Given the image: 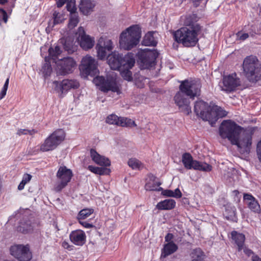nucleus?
I'll list each match as a JSON object with an SVG mask.
<instances>
[{"label": "nucleus", "mask_w": 261, "mask_h": 261, "mask_svg": "<svg viewBox=\"0 0 261 261\" xmlns=\"http://www.w3.org/2000/svg\"><path fill=\"white\" fill-rule=\"evenodd\" d=\"M196 14L187 16L184 22V26L173 33L174 40L184 47L195 46L199 41L198 36L202 32V27L198 23Z\"/></svg>", "instance_id": "nucleus-1"}, {"label": "nucleus", "mask_w": 261, "mask_h": 261, "mask_svg": "<svg viewBox=\"0 0 261 261\" xmlns=\"http://www.w3.org/2000/svg\"><path fill=\"white\" fill-rule=\"evenodd\" d=\"M201 85L195 80H185L180 82L178 91L174 97L175 103L180 111L188 115L191 113L189 98L194 99L200 95Z\"/></svg>", "instance_id": "nucleus-2"}, {"label": "nucleus", "mask_w": 261, "mask_h": 261, "mask_svg": "<svg viewBox=\"0 0 261 261\" xmlns=\"http://www.w3.org/2000/svg\"><path fill=\"white\" fill-rule=\"evenodd\" d=\"M141 37V29L138 24L130 26L120 34L119 45L121 49L129 50L135 47Z\"/></svg>", "instance_id": "nucleus-3"}, {"label": "nucleus", "mask_w": 261, "mask_h": 261, "mask_svg": "<svg viewBox=\"0 0 261 261\" xmlns=\"http://www.w3.org/2000/svg\"><path fill=\"white\" fill-rule=\"evenodd\" d=\"M66 133L63 129L58 128L50 134L40 145V150L47 152L54 150L65 139Z\"/></svg>", "instance_id": "nucleus-4"}, {"label": "nucleus", "mask_w": 261, "mask_h": 261, "mask_svg": "<svg viewBox=\"0 0 261 261\" xmlns=\"http://www.w3.org/2000/svg\"><path fill=\"white\" fill-rule=\"evenodd\" d=\"M242 128L230 120H224L219 127V133L222 138H227L231 144H236V138L240 136Z\"/></svg>", "instance_id": "nucleus-5"}, {"label": "nucleus", "mask_w": 261, "mask_h": 261, "mask_svg": "<svg viewBox=\"0 0 261 261\" xmlns=\"http://www.w3.org/2000/svg\"><path fill=\"white\" fill-rule=\"evenodd\" d=\"M256 57L251 55L246 57L243 61V68L245 77L252 82H257L260 72V67Z\"/></svg>", "instance_id": "nucleus-6"}, {"label": "nucleus", "mask_w": 261, "mask_h": 261, "mask_svg": "<svg viewBox=\"0 0 261 261\" xmlns=\"http://www.w3.org/2000/svg\"><path fill=\"white\" fill-rule=\"evenodd\" d=\"M93 83L103 92L112 91L118 94L121 93L116 79L114 76H107L105 77L102 76H97L94 78Z\"/></svg>", "instance_id": "nucleus-7"}, {"label": "nucleus", "mask_w": 261, "mask_h": 261, "mask_svg": "<svg viewBox=\"0 0 261 261\" xmlns=\"http://www.w3.org/2000/svg\"><path fill=\"white\" fill-rule=\"evenodd\" d=\"M159 53L156 50L145 48L138 52L137 61L141 69H148L155 65Z\"/></svg>", "instance_id": "nucleus-8"}, {"label": "nucleus", "mask_w": 261, "mask_h": 261, "mask_svg": "<svg viewBox=\"0 0 261 261\" xmlns=\"http://www.w3.org/2000/svg\"><path fill=\"white\" fill-rule=\"evenodd\" d=\"M134 59L132 53H128L125 56L115 52L109 55L107 57L108 63L113 70H118Z\"/></svg>", "instance_id": "nucleus-9"}, {"label": "nucleus", "mask_w": 261, "mask_h": 261, "mask_svg": "<svg viewBox=\"0 0 261 261\" xmlns=\"http://www.w3.org/2000/svg\"><path fill=\"white\" fill-rule=\"evenodd\" d=\"M221 84V90L230 93L236 91L241 86V81L237 73L234 72L223 76Z\"/></svg>", "instance_id": "nucleus-10"}, {"label": "nucleus", "mask_w": 261, "mask_h": 261, "mask_svg": "<svg viewBox=\"0 0 261 261\" xmlns=\"http://www.w3.org/2000/svg\"><path fill=\"white\" fill-rule=\"evenodd\" d=\"M10 253L18 261H30L32 258L29 247L23 245H14L10 248Z\"/></svg>", "instance_id": "nucleus-11"}, {"label": "nucleus", "mask_w": 261, "mask_h": 261, "mask_svg": "<svg viewBox=\"0 0 261 261\" xmlns=\"http://www.w3.org/2000/svg\"><path fill=\"white\" fill-rule=\"evenodd\" d=\"M56 176L60 180V182L56 186L55 190L57 192H60L70 181L73 176V173L71 169H68L66 166H60Z\"/></svg>", "instance_id": "nucleus-12"}, {"label": "nucleus", "mask_w": 261, "mask_h": 261, "mask_svg": "<svg viewBox=\"0 0 261 261\" xmlns=\"http://www.w3.org/2000/svg\"><path fill=\"white\" fill-rule=\"evenodd\" d=\"M253 135L252 129H246L242 133L240 139L239 137L236 138L237 143L232 144L237 145L238 148L242 149L244 152L249 153L250 151Z\"/></svg>", "instance_id": "nucleus-13"}, {"label": "nucleus", "mask_w": 261, "mask_h": 261, "mask_svg": "<svg viewBox=\"0 0 261 261\" xmlns=\"http://www.w3.org/2000/svg\"><path fill=\"white\" fill-rule=\"evenodd\" d=\"M55 91L61 94H64L72 89H76L80 87L79 82L75 80L64 79L61 82L54 81Z\"/></svg>", "instance_id": "nucleus-14"}, {"label": "nucleus", "mask_w": 261, "mask_h": 261, "mask_svg": "<svg viewBox=\"0 0 261 261\" xmlns=\"http://www.w3.org/2000/svg\"><path fill=\"white\" fill-rule=\"evenodd\" d=\"M59 73L61 75H65L73 72L76 65V62L71 57H66L59 60L56 63Z\"/></svg>", "instance_id": "nucleus-15"}, {"label": "nucleus", "mask_w": 261, "mask_h": 261, "mask_svg": "<svg viewBox=\"0 0 261 261\" xmlns=\"http://www.w3.org/2000/svg\"><path fill=\"white\" fill-rule=\"evenodd\" d=\"M96 48L98 58L103 60L107 57V52L112 51L113 48V42L111 40L100 37L98 41Z\"/></svg>", "instance_id": "nucleus-16"}, {"label": "nucleus", "mask_w": 261, "mask_h": 261, "mask_svg": "<svg viewBox=\"0 0 261 261\" xmlns=\"http://www.w3.org/2000/svg\"><path fill=\"white\" fill-rule=\"evenodd\" d=\"M81 69L87 75H94L97 71V63L92 57L86 56L82 59Z\"/></svg>", "instance_id": "nucleus-17"}, {"label": "nucleus", "mask_w": 261, "mask_h": 261, "mask_svg": "<svg viewBox=\"0 0 261 261\" xmlns=\"http://www.w3.org/2000/svg\"><path fill=\"white\" fill-rule=\"evenodd\" d=\"M106 122L110 124L116 125L121 127H133L136 124L134 121L130 118L118 117L115 114H111L107 116Z\"/></svg>", "instance_id": "nucleus-18"}, {"label": "nucleus", "mask_w": 261, "mask_h": 261, "mask_svg": "<svg viewBox=\"0 0 261 261\" xmlns=\"http://www.w3.org/2000/svg\"><path fill=\"white\" fill-rule=\"evenodd\" d=\"M211 105L203 100H198L195 102L194 111L197 116L203 120L207 121L210 119L209 110Z\"/></svg>", "instance_id": "nucleus-19"}, {"label": "nucleus", "mask_w": 261, "mask_h": 261, "mask_svg": "<svg viewBox=\"0 0 261 261\" xmlns=\"http://www.w3.org/2000/svg\"><path fill=\"white\" fill-rule=\"evenodd\" d=\"M76 34L78 35L77 40L82 48L87 50L93 47L94 40L89 35L86 34L84 28L79 27Z\"/></svg>", "instance_id": "nucleus-20"}, {"label": "nucleus", "mask_w": 261, "mask_h": 261, "mask_svg": "<svg viewBox=\"0 0 261 261\" xmlns=\"http://www.w3.org/2000/svg\"><path fill=\"white\" fill-rule=\"evenodd\" d=\"M209 113L210 119H208L207 121L212 125L215 124L219 118H223L227 114V112L225 110L215 105L211 106Z\"/></svg>", "instance_id": "nucleus-21"}, {"label": "nucleus", "mask_w": 261, "mask_h": 261, "mask_svg": "<svg viewBox=\"0 0 261 261\" xmlns=\"http://www.w3.org/2000/svg\"><path fill=\"white\" fill-rule=\"evenodd\" d=\"M35 223L28 217H23L19 221L17 231L23 234L32 233L34 230Z\"/></svg>", "instance_id": "nucleus-22"}, {"label": "nucleus", "mask_w": 261, "mask_h": 261, "mask_svg": "<svg viewBox=\"0 0 261 261\" xmlns=\"http://www.w3.org/2000/svg\"><path fill=\"white\" fill-rule=\"evenodd\" d=\"M146 179L144 189L147 191H161L163 188L160 187L161 182L158 181L157 177L153 174L150 173Z\"/></svg>", "instance_id": "nucleus-23"}, {"label": "nucleus", "mask_w": 261, "mask_h": 261, "mask_svg": "<svg viewBox=\"0 0 261 261\" xmlns=\"http://www.w3.org/2000/svg\"><path fill=\"white\" fill-rule=\"evenodd\" d=\"M69 239L74 245L83 246L86 243V236L84 231L78 229L71 231Z\"/></svg>", "instance_id": "nucleus-24"}, {"label": "nucleus", "mask_w": 261, "mask_h": 261, "mask_svg": "<svg viewBox=\"0 0 261 261\" xmlns=\"http://www.w3.org/2000/svg\"><path fill=\"white\" fill-rule=\"evenodd\" d=\"M96 4V2L94 0H81L79 5L80 11L83 14L88 15L94 11Z\"/></svg>", "instance_id": "nucleus-25"}, {"label": "nucleus", "mask_w": 261, "mask_h": 261, "mask_svg": "<svg viewBox=\"0 0 261 261\" xmlns=\"http://www.w3.org/2000/svg\"><path fill=\"white\" fill-rule=\"evenodd\" d=\"M90 155L92 160L97 165L106 167L111 165V161L108 158L100 155L94 149H91Z\"/></svg>", "instance_id": "nucleus-26"}, {"label": "nucleus", "mask_w": 261, "mask_h": 261, "mask_svg": "<svg viewBox=\"0 0 261 261\" xmlns=\"http://www.w3.org/2000/svg\"><path fill=\"white\" fill-rule=\"evenodd\" d=\"M127 64H125L123 67L118 70L120 71L121 76L124 80L127 81H131L132 78V73L130 69L134 66L135 60L134 59L129 62L127 61Z\"/></svg>", "instance_id": "nucleus-27"}, {"label": "nucleus", "mask_w": 261, "mask_h": 261, "mask_svg": "<svg viewBox=\"0 0 261 261\" xmlns=\"http://www.w3.org/2000/svg\"><path fill=\"white\" fill-rule=\"evenodd\" d=\"M244 200L248 207L254 212H258L260 211V205L257 201L251 194H245Z\"/></svg>", "instance_id": "nucleus-28"}, {"label": "nucleus", "mask_w": 261, "mask_h": 261, "mask_svg": "<svg viewBox=\"0 0 261 261\" xmlns=\"http://www.w3.org/2000/svg\"><path fill=\"white\" fill-rule=\"evenodd\" d=\"M231 237L232 240L238 247V251H241L244 248L245 241V235L242 233L233 230L231 232Z\"/></svg>", "instance_id": "nucleus-29"}, {"label": "nucleus", "mask_w": 261, "mask_h": 261, "mask_svg": "<svg viewBox=\"0 0 261 261\" xmlns=\"http://www.w3.org/2000/svg\"><path fill=\"white\" fill-rule=\"evenodd\" d=\"M156 32L151 31L146 33L143 39L142 44L148 46H155L158 43L156 38L154 36Z\"/></svg>", "instance_id": "nucleus-30"}, {"label": "nucleus", "mask_w": 261, "mask_h": 261, "mask_svg": "<svg viewBox=\"0 0 261 261\" xmlns=\"http://www.w3.org/2000/svg\"><path fill=\"white\" fill-rule=\"evenodd\" d=\"M176 205V202L172 199H165L158 202L156 208L159 210H171L173 209Z\"/></svg>", "instance_id": "nucleus-31"}, {"label": "nucleus", "mask_w": 261, "mask_h": 261, "mask_svg": "<svg viewBox=\"0 0 261 261\" xmlns=\"http://www.w3.org/2000/svg\"><path fill=\"white\" fill-rule=\"evenodd\" d=\"M177 249V245L173 242L167 243L164 246V248L162 251L161 256L163 257H166L176 252Z\"/></svg>", "instance_id": "nucleus-32"}, {"label": "nucleus", "mask_w": 261, "mask_h": 261, "mask_svg": "<svg viewBox=\"0 0 261 261\" xmlns=\"http://www.w3.org/2000/svg\"><path fill=\"white\" fill-rule=\"evenodd\" d=\"M195 161L190 153L186 152L182 155V162L185 168L187 169H193Z\"/></svg>", "instance_id": "nucleus-33"}, {"label": "nucleus", "mask_w": 261, "mask_h": 261, "mask_svg": "<svg viewBox=\"0 0 261 261\" xmlns=\"http://www.w3.org/2000/svg\"><path fill=\"white\" fill-rule=\"evenodd\" d=\"M191 261H204L205 255L200 248L194 249L190 253Z\"/></svg>", "instance_id": "nucleus-34"}, {"label": "nucleus", "mask_w": 261, "mask_h": 261, "mask_svg": "<svg viewBox=\"0 0 261 261\" xmlns=\"http://www.w3.org/2000/svg\"><path fill=\"white\" fill-rule=\"evenodd\" d=\"M193 169L196 170L210 172L212 170V166L205 162H201L198 161H195Z\"/></svg>", "instance_id": "nucleus-35"}, {"label": "nucleus", "mask_w": 261, "mask_h": 261, "mask_svg": "<svg viewBox=\"0 0 261 261\" xmlns=\"http://www.w3.org/2000/svg\"><path fill=\"white\" fill-rule=\"evenodd\" d=\"M162 194L165 196L179 198L182 196V193L178 188H176L174 191L171 190H161Z\"/></svg>", "instance_id": "nucleus-36"}, {"label": "nucleus", "mask_w": 261, "mask_h": 261, "mask_svg": "<svg viewBox=\"0 0 261 261\" xmlns=\"http://www.w3.org/2000/svg\"><path fill=\"white\" fill-rule=\"evenodd\" d=\"M62 53V50L59 46H56L55 48L50 47L48 49L49 57L53 60V62L56 63L57 59L58 56Z\"/></svg>", "instance_id": "nucleus-37"}, {"label": "nucleus", "mask_w": 261, "mask_h": 261, "mask_svg": "<svg viewBox=\"0 0 261 261\" xmlns=\"http://www.w3.org/2000/svg\"><path fill=\"white\" fill-rule=\"evenodd\" d=\"M94 210L91 208H86L81 210L77 215V220H85L92 215Z\"/></svg>", "instance_id": "nucleus-38"}, {"label": "nucleus", "mask_w": 261, "mask_h": 261, "mask_svg": "<svg viewBox=\"0 0 261 261\" xmlns=\"http://www.w3.org/2000/svg\"><path fill=\"white\" fill-rule=\"evenodd\" d=\"M236 214L234 206H227L226 207L224 215L226 219L233 220L236 218Z\"/></svg>", "instance_id": "nucleus-39"}, {"label": "nucleus", "mask_w": 261, "mask_h": 261, "mask_svg": "<svg viewBox=\"0 0 261 261\" xmlns=\"http://www.w3.org/2000/svg\"><path fill=\"white\" fill-rule=\"evenodd\" d=\"M128 165L134 170H139L143 167V164L136 158L129 159L127 162Z\"/></svg>", "instance_id": "nucleus-40"}, {"label": "nucleus", "mask_w": 261, "mask_h": 261, "mask_svg": "<svg viewBox=\"0 0 261 261\" xmlns=\"http://www.w3.org/2000/svg\"><path fill=\"white\" fill-rule=\"evenodd\" d=\"M79 22V18L77 13L71 14L68 23V28L72 29L75 28Z\"/></svg>", "instance_id": "nucleus-41"}, {"label": "nucleus", "mask_w": 261, "mask_h": 261, "mask_svg": "<svg viewBox=\"0 0 261 261\" xmlns=\"http://www.w3.org/2000/svg\"><path fill=\"white\" fill-rule=\"evenodd\" d=\"M53 18L54 25L62 23L64 20L63 15L57 11L54 12Z\"/></svg>", "instance_id": "nucleus-42"}, {"label": "nucleus", "mask_w": 261, "mask_h": 261, "mask_svg": "<svg viewBox=\"0 0 261 261\" xmlns=\"http://www.w3.org/2000/svg\"><path fill=\"white\" fill-rule=\"evenodd\" d=\"M8 15L7 12L3 8H0V25L2 23H6L8 21Z\"/></svg>", "instance_id": "nucleus-43"}, {"label": "nucleus", "mask_w": 261, "mask_h": 261, "mask_svg": "<svg viewBox=\"0 0 261 261\" xmlns=\"http://www.w3.org/2000/svg\"><path fill=\"white\" fill-rule=\"evenodd\" d=\"M37 133V131L34 129L31 130L28 129H18L16 133V135L20 136L22 135H28L29 134L30 135H33Z\"/></svg>", "instance_id": "nucleus-44"}, {"label": "nucleus", "mask_w": 261, "mask_h": 261, "mask_svg": "<svg viewBox=\"0 0 261 261\" xmlns=\"http://www.w3.org/2000/svg\"><path fill=\"white\" fill-rule=\"evenodd\" d=\"M9 83V77H8L6 79V80L5 82V84L3 86V87L0 92V100L1 99H2L6 96V93H7V91L8 88Z\"/></svg>", "instance_id": "nucleus-45"}, {"label": "nucleus", "mask_w": 261, "mask_h": 261, "mask_svg": "<svg viewBox=\"0 0 261 261\" xmlns=\"http://www.w3.org/2000/svg\"><path fill=\"white\" fill-rule=\"evenodd\" d=\"M9 83V77H8L6 79V80L5 82V84L3 86V87L0 92V100L1 99H2L6 96V93H7V91L8 88Z\"/></svg>", "instance_id": "nucleus-46"}, {"label": "nucleus", "mask_w": 261, "mask_h": 261, "mask_svg": "<svg viewBox=\"0 0 261 261\" xmlns=\"http://www.w3.org/2000/svg\"><path fill=\"white\" fill-rule=\"evenodd\" d=\"M42 71L45 77L49 76L52 71V68L49 64L45 63L42 67Z\"/></svg>", "instance_id": "nucleus-47"}, {"label": "nucleus", "mask_w": 261, "mask_h": 261, "mask_svg": "<svg viewBox=\"0 0 261 261\" xmlns=\"http://www.w3.org/2000/svg\"><path fill=\"white\" fill-rule=\"evenodd\" d=\"M66 8L67 11L71 13V14H75L76 11V8L74 3L71 2H68L66 5Z\"/></svg>", "instance_id": "nucleus-48"}, {"label": "nucleus", "mask_w": 261, "mask_h": 261, "mask_svg": "<svg viewBox=\"0 0 261 261\" xmlns=\"http://www.w3.org/2000/svg\"><path fill=\"white\" fill-rule=\"evenodd\" d=\"M110 172V170L109 169L102 168V167H98L97 174L101 175L105 174H109Z\"/></svg>", "instance_id": "nucleus-49"}, {"label": "nucleus", "mask_w": 261, "mask_h": 261, "mask_svg": "<svg viewBox=\"0 0 261 261\" xmlns=\"http://www.w3.org/2000/svg\"><path fill=\"white\" fill-rule=\"evenodd\" d=\"M79 223L82 225L83 227L86 228H92L94 226L93 224L89 223L87 221H85L84 220H77Z\"/></svg>", "instance_id": "nucleus-50"}, {"label": "nucleus", "mask_w": 261, "mask_h": 261, "mask_svg": "<svg viewBox=\"0 0 261 261\" xmlns=\"http://www.w3.org/2000/svg\"><path fill=\"white\" fill-rule=\"evenodd\" d=\"M31 178H32L31 175L28 174V173H25L23 175L21 181H22L26 185L28 182H29L31 180Z\"/></svg>", "instance_id": "nucleus-51"}, {"label": "nucleus", "mask_w": 261, "mask_h": 261, "mask_svg": "<svg viewBox=\"0 0 261 261\" xmlns=\"http://www.w3.org/2000/svg\"><path fill=\"white\" fill-rule=\"evenodd\" d=\"M256 151L259 161L261 162V140L259 141L257 145Z\"/></svg>", "instance_id": "nucleus-52"}, {"label": "nucleus", "mask_w": 261, "mask_h": 261, "mask_svg": "<svg viewBox=\"0 0 261 261\" xmlns=\"http://www.w3.org/2000/svg\"><path fill=\"white\" fill-rule=\"evenodd\" d=\"M173 238H174V236L172 233H168L165 237V240L166 242L169 243V242H173L172 241Z\"/></svg>", "instance_id": "nucleus-53"}, {"label": "nucleus", "mask_w": 261, "mask_h": 261, "mask_svg": "<svg viewBox=\"0 0 261 261\" xmlns=\"http://www.w3.org/2000/svg\"><path fill=\"white\" fill-rule=\"evenodd\" d=\"M244 252L246 255H247L248 256H250L251 255L252 256H253L254 255H257L255 254L252 250L249 249V248H245L244 249Z\"/></svg>", "instance_id": "nucleus-54"}, {"label": "nucleus", "mask_w": 261, "mask_h": 261, "mask_svg": "<svg viewBox=\"0 0 261 261\" xmlns=\"http://www.w3.org/2000/svg\"><path fill=\"white\" fill-rule=\"evenodd\" d=\"M62 246L64 248L68 249V250H72V247H73L72 246L70 245L69 244L65 241H64L62 242Z\"/></svg>", "instance_id": "nucleus-55"}, {"label": "nucleus", "mask_w": 261, "mask_h": 261, "mask_svg": "<svg viewBox=\"0 0 261 261\" xmlns=\"http://www.w3.org/2000/svg\"><path fill=\"white\" fill-rule=\"evenodd\" d=\"M58 8L62 7L68 0H56Z\"/></svg>", "instance_id": "nucleus-56"}, {"label": "nucleus", "mask_w": 261, "mask_h": 261, "mask_svg": "<svg viewBox=\"0 0 261 261\" xmlns=\"http://www.w3.org/2000/svg\"><path fill=\"white\" fill-rule=\"evenodd\" d=\"M87 168L91 172H92L95 174H97L98 167H95V166H93L92 165H89V166H88Z\"/></svg>", "instance_id": "nucleus-57"}, {"label": "nucleus", "mask_w": 261, "mask_h": 261, "mask_svg": "<svg viewBox=\"0 0 261 261\" xmlns=\"http://www.w3.org/2000/svg\"><path fill=\"white\" fill-rule=\"evenodd\" d=\"M238 36H239L240 39L242 40H245L249 37V35L247 33H243L240 36L238 35Z\"/></svg>", "instance_id": "nucleus-58"}, {"label": "nucleus", "mask_w": 261, "mask_h": 261, "mask_svg": "<svg viewBox=\"0 0 261 261\" xmlns=\"http://www.w3.org/2000/svg\"><path fill=\"white\" fill-rule=\"evenodd\" d=\"M251 261H261V257H259L258 255H254L251 257Z\"/></svg>", "instance_id": "nucleus-59"}, {"label": "nucleus", "mask_w": 261, "mask_h": 261, "mask_svg": "<svg viewBox=\"0 0 261 261\" xmlns=\"http://www.w3.org/2000/svg\"><path fill=\"white\" fill-rule=\"evenodd\" d=\"M25 185V184L24 182L21 181L18 186V189L20 191L23 190L24 188Z\"/></svg>", "instance_id": "nucleus-60"}, {"label": "nucleus", "mask_w": 261, "mask_h": 261, "mask_svg": "<svg viewBox=\"0 0 261 261\" xmlns=\"http://www.w3.org/2000/svg\"><path fill=\"white\" fill-rule=\"evenodd\" d=\"M8 3V0H0V5H4Z\"/></svg>", "instance_id": "nucleus-61"}, {"label": "nucleus", "mask_w": 261, "mask_h": 261, "mask_svg": "<svg viewBox=\"0 0 261 261\" xmlns=\"http://www.w3.org/2000/svg\"><path fill=\"white\" fill-rule=\"evenodd\" d=\"M64 49L68 51L70 50V47H68V46L66 44V42L64 44Z\"/></svg>", "instance_id": "nucleus-62"}, {"label": "nucleus", "mask_w": 261, "mask_h": 261, "mask_svg": "<svg viewBox=\"0 0 261 261\" xmlns=\"http://www.w3.org/2000/svg\"><path fill=\"white\" fill-rule=\"evenodd\" d=\"M14 1H15L16 0H14Z\"/></svg>", "instance_id": "nucleus-63"}]
</instances>
